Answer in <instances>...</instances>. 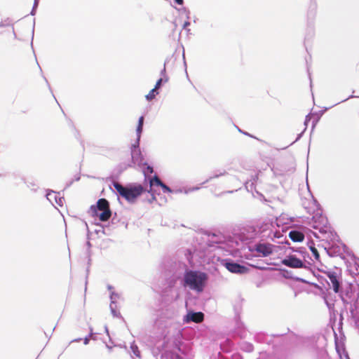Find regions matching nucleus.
I'll use <instances>...</instances> for the list:
<instances>
[{
  "label": "nucleus",
  "instance_id": "obj_1",
  "mask_svg": "<svg viewBox=\"0 0 359 359\" xmlns=\"http://www.w3.org/2000/svg\"><path fill=\"white\" fill-rule=\"evenodd\" d=\"M170 267V271L166 275L165 288L162 290V297L165 301H176L178 299L179 293L174 288L182 275L181 284L184 287H188L197 293L203 290L204 280L207 276L205 272L189 269L182 262H172Z\"/></svg>",
  "mask_w": 359,
  "mask_h": 359
},
{
  "label": "nucleus",
  "instance_id": "obj_2",
  "mask_svg": "<svg viewBox=\"0 0 359 359\" xmlns=\"http://www.w3.org/2000/svg\"><path fill=\"white\" fill-rule=\"evenodd\" d=\"M236 248L242 257L248 260L254 257H266L277 252L279 247L271 244L257 233L243 236L236 243Z\"/></svg>",
  "mask_w": 359,
  "mask_h": 359
},
{
  "label": "nucleus",
  "instance_id": "obj_3",
  "mask_svg": "<svg viewBox=\"0 0 359 359\" xmlns=\"http://www.w3.org/2000/svg\"><path fill=\"white\" fill-rule=\"evenodd\" d=\"M151 353L156 359H192L189 347L180 340H174L171 344L163 341L159 346L151 348Z\"/></svg>",
  "mask_w": 359,
  "mask_h": 359
},
{
  "label": "nucleus",
  "instance_id": "obj_4",
  "mask_svg": "<svg viewBox=\"0 0 359 359\" xmlns=\"http://www.w3.org/2000/svg\"><path fill=\"white\" fill-rule=\"evenodd\" d=\"M111 185L114 187V189L111 187L110 189L117 196L119 203H121L119 197H121L128 203L135 204L138 198L145 193L143 187L137 182L128 183L125 185L112 182Z\"/></svg>",
  "mask_w": 359,
  "mask_h": 359
},
{
  "label": "nucleus",
  "instance_id": "obj_5",
  "mask_svg": "<svg viewBox=\"0 0 359 359\" xmlns=\"http://www.w3.org/2000/svg\"><path fill=\"white\" fill-rule=\"evenodd\" d=\"M270 337L271 341H269V345L272 346L275 355L285 351L288 345L294 343L297 340V335L292 332H290L289 328H287L285 332L273 333Z\"/></svg>",
  "mask_w": 359,
  "mask_h": 359
},
{
  "label": "nucleus",
  "instance_id": "obj_6",
  "mask_svg": "<svg viewBox=\"0 0 359 359\" xmlns=\"http://www.w3.org/2000/svg\"><path fill=\"white\" fill-rule=\"evenodd\" d=\"M161 297H163L161 296ZM162 300L165 302V305L159 309L155 320V325L166 327L168 325L166 320L173 319L177 315V311L172 304H167V302L172 303L173 301H165L163 298H162Z\"/></svg>",
  "mask_w": 359,
  "mask_h": 359
},
{
  "label": "nucleus",
  "instance_id": "obj_7",
  "mask_svg": "<svg viewBox=\"0 0 359 359\" xmlns=\"http://www.w3.org/2000/svg\"><path fill=\"white\" fill-rule=\"evenodd\" d=\"M243 298L238 297L233 304L234 311V320L236 323L235 329L236 332L241 338H244L246 334V327L244 323L241 320V316L243 309Z\"/></svg>",
  "mask_w": 359,
  "mask_h": 359
},
{
  "label": "nucleus",
  "instance_id": "obj_8",
  "mask_svg": "<svg viewBox=\"0 0 359 359\" xmlns=\"http://www.w3.org/2000/svg\"><path fill=\"white\" fill-rule=\"evenodd\" d=\"M218 261L222 266L233 273L245 274L250 271L246 265L240 263L238 260L231 258H218Z\"/></svg>",
  "mask_w": 359,
  "mask_h": 359
},
{
  "label": "nucleus",
  "instance_id": "obj_9",
  "mask_svg": "<svg viewBox=\"0 0 359 359\" xmlns=\"http://www.w3.org/2000/svg\"><path fill=\"white\" fill-rule=\"evenodd\" d=\"M204 235L207 236L205 243L209 249L222 248L225 243V236L220 231H205Z\"/></svg>",
  "mask_w": 359,
  "mask_h": 359
},
{
  "label": "nucleus",
  "instance_id": "obj_10",
  "mask_svg": "<svg viewBox=\"0 0 359 359\" xmlns=\"http://www.w3.org/2000/svg\"><path fill=\"white\" fill-rule=\"evenodd\" d=\"M336 270H339L337 273L332 269H327L326 270L321 269V271L329 278L330 286L329 289H332L334 293H339V284L342 280L341 278V270L337 266H334Z\"/></svg>",
  "mask_w": 359,
  "mask_h": 359
},
{
  "label": "nucleus",
  "instance_id": "obj_11",
  "mask_svg": "<svg viewBox=\"0 0 359 359\" xmlns=\"http://www.w3.org/2000/svg\"><path fill=\"white\" fill-rule=\"evenodd\" d=\"M318 225H320V228L319 229V231L321 233H330V238L332 242H337L341 243L342 241L341 240L339 235L335 231L332 229V227L330 226L328 219L325 215H323V214H320L318 217Z\"/></svg>",
  "mask_w": 359,
  "mask_h": 359
},
{
  "label": "nucleus",
  "instance_id": "obj_12",
  "mask_svg": "<svg viewBox=\"0 0 359 359\" xmlns=\"http://www.w3.org/2000/svg\"><path fill=\"white\" fill-rule=\"evenodd\" d=\"M281 264L290 268L293 269H309L311 264L309 262H304L297 255L289 253L281 259Z\"/></svg>",
  "mask_w": 359,
  "mask_h": 359
},
{
  "label": "nucleus",
  "instance_id": "obj_13",
  "mask_svg": "<svg viewBox=\"0 0 359 359\" xmlns=\"http://www.w3.org/2000/svg\"><path fill=\"white\" fill-rule=\"evenodd\" d=\"M322 298L327 306L330 316V321L337 320V311L334 309L335 294L330 292L328 289L320 290Z\"/></svg>",
  "mask_w": 359,
  "mask_h": 359
},
{
  "label": "nucleus",
  "instance_id": "obj_14",
  "mask_svg": "<svg viewBox=\"0 0 359 359\" xmlns=\"http://www.w3.org/2000/svg\"><path fill=\"white\" fill-rule=\"evenodd\" d=\"M110 219L111 220L108 221L107 223H96L97 225L102 227V233L107 236L111 234V231L116 227V224L120 222V219L118 217L116 212H113V215Z\"/></svg>",
  "mask_w": 359,
  "mask_h": 359
},
{
  "label": "nucleus",
  "instance_id": "obj_15",
  "mask_svg": "<svg viewBox=\"0 0 359 359\" xmlns=\"http://www.w3.org/2000/svg\"><path fill=\"white\" fill-rule=\"evenodd\" d=\"M280 273L283 275V276L287 278H291L293 280H295L299 283H305V284H309L314 286L316 288H319L320 286L318 283L310 282L303 278H300L296 276H294L292 272L291 271H289L284 268L280 269Z\"/></svg>",
  "mask_w": 359,
  "mask_h": 359
},
{
  "label": "nucleus",
  "instance_id": "obj_16",
  "mask_svg": "<svg viewBox=\"0 0 359 359\" xmlns=\"http://www.w3.org/2000/svg\"><path fill=\"white\" fill-rule=\"evenodd\" d=\"M340 245L341 246V255H346V256L349 257L353 262L355 269L358 271L359 269V258L344 242H341Z\"/></svg>",
  "mask_w": 359,
  "mask_h": 359
},
{
  "label": "nucleus",
  "instance_id": "obj_17",
  "mask_svg": "<svg viewBox=\"0 0 359 359\" xmlns=\"http://www.w3.org/2000/svg\"><path fill=\"white\" fill-rule=\"evenodd\" d=\"M61 191H56L53 189H46V199L53 205V199L50 197L53 194H55V195L53 196V200L55 201V203L60 206H63V201H65L64 196H60Z\"/></svg>",
  "mask_w": 359,
  "mask_h": 359
},
{
  "label": "nucleus",
  "instance_id": "obj_18",
  "mask_svg": "<svg viewBox=\"0 0 359 359\" xmlns=\"http://www.w3.org/2000/svg\"><path fill=\"white\" fill-rule=\"evenodd\" d=\"M133 165L130 163H119L116 168H114V170L111 171V175L109 177H107L108 180H118L121 174L129 167H132Z\"/></svg>",
  "mask_w": 359,
  "mask_h": 359
},
{
  "label": "nucleus",
  "instance_id": "obj_19",
  "mask_svg": "<svg viewBox=\"0 0 359 359\" xmlns=\"http://www.w3.org/2000/svg\"><path fill=\"white\" fill-rule=\"evenodd\" d=\"M144 177V181H149L150 187L153 185L154 178L150 177V175H151L154 172L153 166L149 165L147 161H144L142 166L140 167Z\"/></svg>",
  "mask_w": 359,
  "mask_h": 359
},
{
  "label": "nucleus",
  "instance_id": "obj_20",
  "mask_svg": "<svg viewBox=\"0 0 359 359\" xmlns=\"http://www.w3.org/2000/svg\"><path fill=\"white\" fill-rule=\"evenodd\" d=\"M131 155V163L134 165H137L138 167H141L142 164L145 161L144 156L140 149L130 151Z\"/></svg>",
  "mask_w": 359,
  "mask_h": 359
},
{
  "label": "nucleus",
  "instance_id": "obj_21",
  "mask_svg": "<svg viewBox=\"0 0 359 359\" xmlns=\"http://www.w3.org/2000/svg\"><path fill=\"white\" fill-rule=\"evenodd\" d=\"M316 14L317 3L316 0H312L307 11V24H314Z\"/></svg>",
  "mask_w": 359,
  "mask_h": 359
},
{
  "label": "nucleus",
  "instance_id": "obj_22",
  "mask_svg": "<svg viewBox=\"0 0 359 359\" xmlns=\"http://www.w3.org/2000/svg\"><path fill=\"white\" fill-rule=\"evenodd\" d=\"M358 97V96H355V95H353L352 94V95H349L348 97H346V98H345V99H343V100H341V101H339V102H337L336 104H333L332 106H330V107H325L324 109H321V110L318 111L317 112V114L318 115V117L317 118V119H316V120H313V121H312L311 131H313V129L315 128V127H316V126L317 123L318 122V121H319V119H320V116H322V115H323V114H324L327 110H328V109H331V108H332V107H333L334 106H336V105H337V104H340V103H341V102H346V100H348V99H350V98H352V97Z\"/></svg>",
  "mask_w": 359,
  "mask_h": 359
},
{
  "label": "nucleus",
  "instance_id": "obj_23",
  "mask_svg": "<svg viewBox=\"0 0 359 359\" xmlns=\"http://www.w3.org/2000/svg\"><path fill=\"white\" fill-rule=\"evenodd\" d=\"M333 331H334L336 350L339 354V356L341 358V355H340V353L339 352V344H341V345L343 346L344 341L346 339L345 334L344 332L343 327H341V329H340L339 327H337V331L339 332V337L337 336V333L336 332V331L334 329H333Z\"/></svg>",
  "mask_w": 359,
  "mask_h": 359
},
{
  "label": "nucleus",
  "instance_id": "obj_24",
  "mask_svg": "<svg viewBox=\"0 0 359 359\" xmlns=\"http://www.w3.org/2000/svg\"><path fill=\"white\" fill-rule=\"evenodd\" d=\"M203 316V314L202 312L190 311H187V314L184 316L183 320L186 323H189V321L198 322L202 319Z\"/></svg>",
  "mask_w": 359,
  "mask_h": 359
},
{
  "label": "nucleus",
  "instance_id": "obj_25",
  "mask_svg": "<svg viewBox=\"0 0 359 359\" xmlns=\"http://www.w3.org/2000/svg\"><path fill=\"white\" fill-rule=\"evenodd\" d=\"M288 236L294 243H302L305 238L304 234L297 229L290 231Z\"/></svg>",
  "mask_w": 359,
  "mask_h": 359
},
{
  "label": "nucleus",
  "instance_id": "obj_26",
  "mask_svg": "<svg viewBox=\"0 0 359 359\" xmlns=\"http://www.w3.org/2000/svg\"><path fill=\"white\" fill-rule=\"evenodd\" d=\"M315 354L316 359H331L327 350L325 348H315ZM268 359H279L276 355L269 357Z\"/></svg>",
  "mask_w": 359,
  "mask_h": 359
},
{
  "label": "nucleus",
  "instance_id": "obj_27",
  "mask_svg": "<svg viewBox=\"0 0 359 359\" xmlns=\"http://www.w3.org/2000/svg\"><path fill=\"white\" fill-rule=\"evenodd\" d=\"M154 178V185L157 187H160L162 189V191L165 194H172L175 192L174 190H172L171 188H170L168 186L165 185L164 183H163L157 177L156 174L153 175Z\"/></svg>",
  "mask_w": 359,
  "mask_h": 359
},
{
  "label": "nucleus",
  "instance_id": "obj_28",
  "mask_svg": "<svg viewBox=\"0 0 359 359\" xmlns=\"http://www.w3.org/2000/svg\"><path fill=\"white\" fill-rule=\"evenodd\" d=\"M324 250H325L327 255L329 257H335L339 256L341 259L344 260L345 264H346V265L348 269L351 266V264L348 263V262L347 260H346L344 255H341V254H340L339 252H338L335 250H333L330 247H329V248L324 247Z\"/></svg>",
  "mask_w": 359,
  "mask_h": 359
},
{
  "label": "nucleus",
  "instance_id": "obj_29",
  "mask_svg": "<svg viewBox=\"0 0 359 359\" xmlns=\"http://www.w3.org/2000/svg\"><path fill=\"white\" fill-rule=\"evenodd\" d=\"M255 341L258 343H265L269 345V341H271L270 334L265 332L257 333L254 337Z\"/></svg>",
  "mask_w": 359,
  "mask_h": 359
},
{
  "label": "nucleus",
  "instance_id": "obj_30",
  "mask_svg": "<svg viewBox=\"0 0 359 359\" xmlns=\"http://www.w3.org/2000/svg\"><path fill=\"white\" fill-rule=\"evenodd\" d=\"M113 212L111 209H107L106 210H102L99 212L97 218L100 221L102 222H107L109 220V219L112 217Z\"/></svg>",
  "mask_w": 359,
  "mask_h": 359
},
{
  "label": "nucleus",
  "instance_id": "obj_31",
  "mask_svg": "<svg viewBox=\"0 0 359 359\" xmlns=\"http://www.w3.org/2000/svg\"><path fill=\"white\" fill-rule=\"evenodd\" d=\"M109 201L106 198H102L98 199L95 205L99 210L102 211L109 209Z\"/></svg>",
  "mask_w": 359,
  "mask_h": 359
},
{
  "label": "nucleus",
  "instance_id": "obj_32",
  "mask_svg": "<svg viewBox=\"0 0 359 359\" xmlns=\"http://www.w3.org/2000/svg\"><path fill=\"white\" fill-rule=\"evenodd\" d=\"M130 356L133 358V356H135L137 359H141V352L135 342H133L130 344Z\"/></svg>",
  "mask_w": 359,
  "mask_h": 359
},
{
  "label": "nucleus",
  "instance_id": "obj_33",
  "mask_svg": "<svg viewBox=\"0 0 359 359\" xmlns=\"http://www.w3.org/2000/svg\"><path fill=\"white\" fill-rule=\"evenodd\" d=\"M314 36V24H307L306 33L305 35V42L311 39Z\"/></svg>",
  "mask_w": 359,
  "mask_h": 359
},
{
  "label": "nucleus",
  "instance_id": "obj_34",
  "mask_svg": "<svg viewBox=\"0 0 359 359\" xmlns=\"http://www.w3.org/2000/svg\"><path fill=\"white\" fill-rule=\"evenodd\" d=\"M240 348L242 351L247 353H250L254 350V346L252 343L248 341H243L240 344Z\"/></svg>",
  "mask_w": 359,
  "mask_h": 359
},
{
  "label": "nucleus",
  "instance_id": "obj_35",
  "mask_svg": "<svg viewBox=\"0 0 359 359\" xmlns=\"http://www.w3.org/2000/svg\"><path fill=\"white\" fill-rule=\"evenodd\" d=\"M308 246H309V248L311 250L313 256L314 257L316 261L320 262V253H319L318 250H317V248H316L315 244L313 243H308Z\"/></svg>",
  "mask_w": 359,
  "mask_h": 359
},
{
  "label": "nucleus",
  "instance_id": "obj_36",
  "mask_svg": "<svg viewBox=\"0 0 359 359\" xmlns=\"http://www.w3.org/2000/svg\"><path fill=\"white\" fill-rule=\"evenodd\" d=\"M86 227H87V241L86 242V245L87 247V250H86V256L87 257H90L91 256V250H90V248L92 247V244L90 242V231H89V229L88 227V225L86 224Z\"/></svg>",
  "mask_w": 359,
  "mask_h": 359
},
{
  "label": "nucleus",
  "instance_id": "obj_37",
  "mask_svg": "<svg viewBox=\"0 0 359 359\" xmlns=\"http://www.w3.org/2000/svg\"><path fill=\"white\" fill-rule=\"evenodd\" d=\"M144 114L140 116L137 120V123L136 126V133L142 134L143 133V126L144 122Z\"/></svg>",
  "mask_w": 359,
  "mask_h": 359
},
{
  "label": "nucleus",
  "instance_id": "obj_38",
  "mask_svg": "<svg viewBox=\"0 0 359 359\" xmlns=\"http://www.w3.org/2000/svg\"><path fill=\"white\" fill-rule=\"evenodd\" d=\"M337 294L340 297L341 300L345 306L350 304V302L347 299V298H348V299L351 298V294L348 292H341L339 290V293H337Z\"/></svg>",
  "mask_w": 359,
  "mask_h": 359
},
{
  "label": "nucleus",
  "instance_id": "obj_39",
  "mask_svg": "<svg viewBox=\"0 0 359 359\" xmlns=\"http://www.w3.org/2000/svg\"><path fill=\"white\" fill-rule=\"evenodd\" d=\"M316 278L319 283H320L323 288L322 290L328 289L330 286V282L327 280L326 278H325L323 276L318 275L316 276Z\"/></svg>",
  "mask_w": 359,
  "mask_h": 359
},
{
  "label": "nucleus",
  "instance_id": "obj_40",
  "mask_svg": "<svg viewBox=\"0 0 359 359\" xmlns=\"http://www.w3.org/2000/svg\"><path fill=\"white\" fill-rule=\"evenodd\" d=\"M142 134L136 133V140L135 142L131 144L130 151L136 150L137 149H140V139Z\"/></svg>",
  "mask_w": 359,
  "mask_h": 359
},
{
  "label": "nucleus",
  "instance_id": "obj_41",
  "mask_svg": "<svg viewBox=\"0 0 359 359\" xmlns=\"http://www.w3.org/2000/svg\"><path fill=\"white\" fill-rule=\"evenodd\" d=\"M168 60L166 59L164 62L163 68L160 72L161 78L163 79V83H166L169 81V77L167 75L166 73V63L168 62Z\"/></svg>",
  "mask_w": 359,
  "mask_h": 359
},
{
  "label": "nucleus",
  "instance_id": "obj_42",
  "mask_svg": "<svg viewBox=\"0 0 359 359\" xmlns=\"http://www.w3.org/2000/svg\"><path fill=\"white\" fill-rule=\"evenodd\" d=\"M228 175V172L226 170H224L223 172H216L212 176H210L206 180H205L202 183V184H205L209 182L212 179L218 178V177H219L221 176H224V175Z\"/></svg>",
  "mask_w": 359,
  "mask_h": 359
},
{
  "label": "nucleus",
  "instance_id": "obj_43",
  "mask_svg": "<svg viewBox=\"0 0 359 359\" xmlns=\"http://www.w3.org/2000/svg\"><path fill=\"white\" fill-rule=\"evenodd\" d=\"M160 93L159 90H156V88H152L149 90V93L145 95V98L147 101H151L155 97L158 95Z\"/></svg>",
  "mask_w": 359,
  "mask_h": 359
},
{
  "label": "nucleus",
  "instance_id": "obj_44",
  "mask_svg": "<svg viewBox=\"0 0 359 359\" xmlns=\"http://www.w3.org/2000/svg\"><path fill=\"white\" fill-rule=\"evenodd\" d=\"M114 304H111L110 303V305H109V309H110V312H111V314L112 315V316L114 318H121V319H123L122 315L121 314V313L118 311L117 309L116 308H114Z\"/></svg>",
  "mask_w": 359,
  "mask_h": 359
},
{
  "label": "nucleus",
  "instance_id": "obj_45",
  "mask_svg": "<svg viewBox=\"0 0 359 359\" xmlns=\"http://www.w3.org/2000/svg\"><path fill=\"white\" fill-rule=\"evenodd\" d=\"M145 192H147L149 194H150L151 195V197L149 198H147V202L149 203H152L154 201H157V198H156V191H153L151 189V187H149V189H145Z\"/></svg>",
  "mask_w": 359,
  "mask_h": 359
},
{
  "label": "nucleus",
  "instance_id": "obj_46",
  "mask_svg": "<svg viewBox=\"0 0 359 359\" xmlns=\"http://www.w3.org/2000/svg\"><path fill=\"white\" fill-rule=\"evenodd\" d=\"M297 250H299V251H297V253L301 255V256L303 257L304 259H306V258H309V259L312 260L311 257V256H310L309 253L308 252V251H307L306 248H304V247H299L297 248Z\"/></svg>",
  "mask_w": 359,
  "mask_h": 359
},
{
  "label": "nucleus",
  "instance_id": "obj_47",
  "mask_svg": "<svg viewBox=\"0 0 359 359\" xmlns=\"http://www.w3.org/2000/svg\"><path fill=\"white\" fill-rule=\"evenodd\" d=\"M244 185H245V189H247V191L248 192H252L253 193V191H255L256 192V191H257L256 189V184L254 183V182H249V181H246L245 183H244Z\"/></svg>",
  "mask_w": 359,
  "mask_h": 359
},
{
  "label": "nucleus",
  "instance_id": "obj_48",
  "mask_svg": "<svg viewBox=\"0 0 359 359\" xmlns=\"http://www.w3.org/2000/svg\"><path fill=\"white\" fill-rule=\"evenodd\" d=\"M21 180L23 181L27 184V187L30 188L32 191L36 192L39 187L34 182L27 181L24 177H21Z\"/></svg>",
  "mask_w": 359,
  "mask_h": 359
},
{
  "label": "nucleus",
  "instance_id": "obj_49",
  "mask_svg": "<svg viewBox=\"0 0 359 359\" xmlns=\"http://www.w3.org/2000/svg\"><path fill=\"white\" fill-rule=\"evenodd\" d=\"M69 125L72 127V130L74 131V136L75 137L80 141L81 144L82 145L83 148H84L83 146V141L79 140V131L76 128L75 126L74 125L72 120H69Z\"/></svg>",
  "mask_w": 359,
  "mask_h": 359
},
{
  "label": "nucleus",
  "instance_id": "obj_50",
  "mask_svg": "<svg viewBox=\"0 0 359 359\" xmlns=\"http://www.w3.org/2000/svg\"><path fill=\"white\" fill-rule=\"evenodd\" d=\"M234 126L236 127V128L237 129V130L240 133H241V134H243V135H245L247 137H249L250 138L257 140L258 141H261V140L259 139L258 137H257L255 135H252V134H251V133H248V132H247V131L240 128L238 126H237L236 125H234Z\"/></svg>",
  "mask_w": 359,
  "mask_h": 359
},
{
  "label": "nucleus",
  "instance_id": "obj_51",
  "mask_svg": "<svg viewBox=\"0 0 359 359\" xmlns=\"http://www.w3.org/2000/svg\"><path fill=\"white\" fill-rule=\"evenodd\" d=\"M99 210L97 209L95 204L90 205L89 209V213L92 217L97 218L99 215Z\"/></svg>",
  "mask_w": 359,
  "mask_h": 359
},
{
  "label": "nucleus",
  "instance_id": "obj_52",
  "mask_svg": "<svg viewBox=\"0 0 359 359\" xmlns=\"http://www.w3.org/2000/svg\"><path fill=\"white\" fill-rule=\"evenodd\" d=\"M120 297V294L115 292L111 291L109 294L110 303L111 304H117L116 299H118Z\"/></svg>",
  "mask_w": 359,
  "mask_h": 359
},
{
  "label": "nucleus",
  "instance_id": "obj_53",
  "mask_svg": "<svg viewBox=\"0 0 359 359\" xmlns=\"http://www.w3.org/2000/svg\"><path fill=\"white\" fill-rule=\"evenodd\" d=\"M156 195L158 196L156 203L160 205H163L167 202V198L165 196H163L160 192H156Z\"/></svg>",
  "mask_w": 359,
  "mask_h": 359
},
{
  "label": "nucleus",
  "instance_id": "obj_54",
  "mask_svg": "<svg viewBox=\"0 0 359 359\" xmlns=\"http://www.w3.org/2000/svg\"><path fill=\"white\" fill-rule=\"evenodd\" d=\"M330 247L331 248H332L333 250H335L336 251H337L340 254H341V246L339 243H337L336 241L332 242V243L330 245Z\"/></svg>",
  "mask_w": 359,
  "mask_h": 359
},
{
  "label": "nucleus",
  "instance_id": "obj_55",
  "mask_svg": "<svg viewBox=\"0 0 359 359\" xmlns=\"http://www.w3.org/2000/svg\"><path fill=\"white\" fill-rule=\"evenodd\" d=\"M39 0H34L33 6L29 13L31 15L34 16L36 15L39 6Z\"/></svg>",
  "mask_w": 359,
  "mask_h": 359
},
{
  "label": "nucleus",
  "instance_id": "obj_56",
  "mask_svg": "<svg viewBox=\"0 0 359 359\" xmlns=\"http://www.w3.org/2000/svg\"><path fill=\"white\" fill-rule=\"evenodd\" d=\"M178 11L180 12H181L182 13L185 14L187 19H189L190 18V11H189V9L188 8L182 7V8H180Z\"/></svg>",
  "mask_w": 359,
  "mask_h": 359
},
{
  "label": "nucleus",
  "instance_id": "obj_57",
  "mask_svg": "<svg viewBox=\"0 0 359 359\" xmlns=\"http://www.w3.org/2000/svg\"><path fill=\"white\" fill-rule=\"evenodd\" d=\"M165 83H163V79H161V78H159L156 82V84L154 86V88H156V90H159L162 88V86L164 85Z\"/></svg>",
  "mask_w": 359,
  "mask_h": 359
},
{
  "label": "nucleus",
  "instance_id": "obj_58",
  "mask_svg": "<svg viewBox=\"0 0 359 359\" xmlns=\"http://www.w3.org/2000/svg\"><path fill=\"white\" fill-rule=\"evenodd\" d=\"M306 128H304V129L300 133L297 134L295 140L293 142H292L290 144V145H292V144L298 142L302 137V136L304 135V133L306 131Z\"/></svg>",
  "mask_w": 359,
  "mask_h": 359
},
{
  "label": "nucleus",
  "instance_id": "obj_59",
  "mask_svg": "<svg viewBox=\"0 0 359 359\" xmlns=\"http://www.w3.org/2000/svg\"><path fill=\"white\" fill-rule=\"evenodd\" d=\"M256 194H257L259 200L262 201V202L266 203L269 201L265 198V196L261 192L256 191Z\"/></svg>",
  "mask_w": 359,
  "mask_h": 359
},
{
  "label": "nucleus",
  "instance_id": "obj_60",
  "mask_svg": "<svg viewBox=\"0 0 359 359\" xmlns=\"http://www.w3.org/2000/svg\"><path fill=\"white\" fill-rule=\"evenodd\" d=\"M191 25L190 22L189 21V19H187L182 25V28L186 29L187 32L189 33L190 32V29H188L187 27H189Z\"/></svg>",
  "mask_w": 359,
  "mask_h": 359
},
{
  "label": "nucleus",
  "instance_id": "obj_61",
  "mask_svg": "<svg viewBox=\"0 0 359 359\" xmlns=\"http://www.w3.org/2000/svg\"><path fill=\"white\" fill-rule=\"evenodd\" d=\"M285 244L288 246V249H290L292 251V252H297V251H299V250H297L299 247H291L290 243L288 241H287L285 243Z\"/></svg>",
  "mask_w": 359,
  "mask_h": 359
},
{
  "label": "nucleus",
  "instance_id": "obj_62",
  "mask_svg": "<svg viewBox=\"0 0 359 359\" xmlns=\"http://www.w3.org/2000/svg\"><path fill=\"white\" fill-rule=\"evenodd\" d=\"M259 179V173L257 172L255 175H251V179L248 180L249 182H254L255 184L257 183V180Z\"/></svg>",
  "mask_w": 359,
  "mask_h": 359
},
{
  "label": "nucleus",
  "instance_id": "obj_63",
  "mask_svg": "<svg viewBox=\"0 0 359 359\" xmlns=\"http://www.w3.org/2000/svg\"><path fill=\"white\" fill-rule=\"evenodd\" d=\"M90 272V267L87 266L86 268V282H85V291L87 290V284H88V277Z\"/></svg>",
  "mask_w": 359,
  "mask_h": 359
},
{
  "label": "nucleus",
  "instance_id": "obj_64",
  "mask_svg": "<svg viewBox=\"0 0 359 359\" xmlns=\"http://www.w3.org/2000/svg\"><path fill=\"white\" fill-rule=\"evenodd\" d=\"M82 341H83L84 345L89 344V343H90V336H88L87 334L86 337H82Z\"/></svg>",
  "mask_w": 359,
  "mask_h": 359
}]
</instances>
